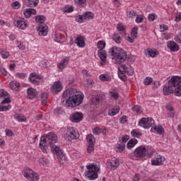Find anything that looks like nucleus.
<instances>
[{
  "label": "nucleus",
  "instance_id": "5",
  "mask_svg": "<svg viewBox=\"0 0 181 181\" xmlns=\"http://www.w3.org/2000/svg\"><path fill=\"white\" fill-rule=\"evenodd\" d=\"M35 20L37 23H40L37 29V30H39V36H47V25L45 24V22H46V17L45 16H35Z\"/></svg>",
  "mask_w": 181,
  "mask_h": 181
},
{
  "label": "nucleus",
  "instance_id": "44",
  "mask_svg": "<svg viewBox=\"0 0 181 181\" xmlns=\"http://www.w3.org/2000/svg\"><path fill=\"white\" fill-rule=\"evenodd\" d=\"M131 35L133 36V37H136L138 36V27H134L132 28Z\"/></svg>",
  "mask_w": 181,
  "mask_h": 181
},
{
  "label": "nucleus",
  "instance_id": "6",
  "mask_svg": "<svg viewBox=\"0 0 181 181\" xmlns=\"http://www.w3.org/2000/svg\"><path fill=\"white\" fill-rule=\"evenodd\" d=\"M86 168L88 170L86 172V176H87L89 180H95L98 177L97 172H98L99 168L94 164L88 165Z\"/></svg>",
  "mask_w": 181,
  "mask_h": 181
},
{
  "label": "nucleus",
  "instance_id": "56",
  "mask_svg": "<svg viewBox=\"0 0 181 181\" xmlns=\"http://www.w3.org/2000/svg\"><path fill=\"white\" fill-rule=\"evenodd\" d=\"M156 18H158V16H156L155 13H151L148 15V20L151 22L156 19Z\"/></svg>",
  "mask_w": 181,
  "mask_h": 181
},
{
  "label": "nucleus",
  "instance_id": "59",
  "mask_svg": "<svg viewBox=\"0 0 181 181\" xmlns=\"http://www.w3.org/2000/svg\"><path fill=\"white\" fill-rule=\"evenodd\" d=\"M93 133L94 135H100V134H101V130L100 128L96 127L93 129Z\"/></svg>",
  "mask_w": 181,
  "mask_h": 181
},
{
  "label": "nucleus",
  "instance_id": "1",
  "mask_svg": "<svg viewBox=\"0 0 181 181\" xmlns=\"http://www.w3.org/2000/svg\"><path fill=\"white\" fill-rule=\"evenodd\" d=\"M57 142V136L53 132H49L47 134L46 137L45 136H41L40 142V148L43 152H47V145L49 144L51 147V151L57 156L59 159H64V153L59 146L54 145Z\"/></svg>",
  "mask_w": 181,
  "mask_h": 181
},
{
  "label": "nucleus",
  "instance_id": "27",
  "mask_svg": "<svg viewBox=\"0 0 181 181\" xmlns=\"http://www.w3.org/2000/svg\"><path fill=\"white\" fill-rule=\"evenodd\" d=\"M138 144V140L136 139H132L127 143L128 149H131V148H134Z\"/></svg>",
  "mask_w": 181,
  "mask_h": 181
},
{
  "label": "nucleus",
  "instance_id": "18",
  "mask_svg": "<svg viewBox=\"0 0 181 181\" xmlns=\"http://www.w3.org/2000/svg\"><path fill=\"white\" fill-rule=\"evenodd\" d=\"M28 96L27 98H29V100H32L36 97H37V92L36 91V89L33 88H29L27 90Z\"/></svg>",
  "mask_w": 181,
  "mask_h": 181
},
{
  "label": "nucleus",
  "instance_id": "46",
  "mask_svg": "<svg viewBox=\"0 0 181 181\" xmlns=\"http://www.w3.org/2000/svg\"><path fill=\"white\" fill-rule=\"evenodd\" d=\"M94 151V143H90L88 144L87 151L88 153H91Z\"/></svg>",
  "mask_w": 181,
  "mask_h": 181
},
{
  "label": "nucleus",
  "instance_id": "51",
  "mask_svg": "<svg viewBox=\"0 0 181 181\" xmlns=\"http://www.w3.org/2000/svg\"><path fill=\"white\" fill-rule=\"evenodd\" d=\"M110 96L114 98V100H118V98H119V95L117 92H110Z\"/></svg>",
  "mask_w": 181,
  "mask_h": 181
},
{
  "label": "nucleus",
  "instance_id": "17",
  "mask_svg": "<svg viewBox=\"0 0 181 181\" xmlns=\"http://www.w3.org/2000/svg\"><path fill=\"white\" fill-rule=\"evenodd\" d=\"M62 83L60 81L54 82L52 86V93L57 94L62 91Z\"/></svg>",
  "mask_w": 181,
  "mask_h": 181
},
{
  "label": "nucleus",
  "instance_id": "43",
  "mask_svg": "<svg viewBox=\"0 0 181 181\" xmlns=\"http://www.w3.org/2000/svg\"><path fill=\"white\" fill-rule=\"evenodd\" d=\"M99 50H104V47H105V42L104 41H99L97 44Z\"/></svg>",
  "mask_w": 181,
  "mask_h": 181
},
{
  "label": "nucleus",
  "instance_id": "52",
  "mask_svg": "<svg viewBox=\"0 0 181 181\" xmlns=\"http://www.w3.org/2000/svg\"><path fill=\"white\" fill-rule=\"evenodd\" d=\"M4 97H8V92L1 89L0 90V98H4Z\"/></svg>",
  "mask_w": 181,
  "mask_h": 181
},
{
  "label": "nucleus",
  "instance_id": "62",
  "mask_svg": "<svg viewBox=\"0 0 181 181\" xmlns=\"http://www.w3.org/2000/svg\"><path fill=\"white\" fill-rule=\"evenodd\" d=\"M128 139H129V136H128V135H124V136H123L122 138V142L123 144H126V142L128 141Z\"/></svg>",
  "mask_w": 181,
  "mask_h": 181
},
{
  "label": "nucleus",
  "instance_id": "48",
  "mask_svg": "<svg viewBox=\"0 0 181 181\" xmlns=\"http://www.w3.org/2000/svg\"><path fill=\"white\" fill-rule=\"evenodd\" d=\"M124 72H119L118 76L120 79H122V81H127V76L124 74Z\"/></svg>",
  "mask_w": 181,
  "mask_h": 181
},
{
  "label": "nucleus",
  "instance_id": "34",
  "mask_svg": "<svg viewBox=\"0 0 181 181\" xmlns=\"http://www.w3.org/2000/svg\"><path fill=\"white\" fill-rule=\"evenodd\" d=\"M100 80L102 81H111V78L107 74H102L99 76Z\"/></svg>",
  "mask_w": 181,
  "mask_h": 181
},
{
  "label": "nucleus",
  "instance_id": "60",
  "mask_svg": "<svg viewBox=\"0 0 181 181\" xmlns=\"http://www.w3.org/2000/svg\"><path fill=\"white\" fill-rule=\"evenodd\" d=\"M29 81L33 84H35L36 86L39 85V81H36L35 78H29Z\"/></svg>",
  "mask_w": 181,
  "mask_h": 181
},
{
  "label": "nucleus",
  "instance_id": "33",
  "mask_svg": "<svg viewBox=\"0 0 181 181\" xmlns=\"http://www.w3.org/2000/svg\"><path fill=\"white\" fill-rule=\"evenodd\" d=\"M83 17L85 21L86 20L90 21V19H94V14L91 12H88L83 14Z\"/></svg>",
  "mask_w": 181,
  "mask_h": 181
},
{
  "label": "nucleus",
  "instance_id": "50",
  "mask_svg": "<svg viewBox=\"0 0 181 181\" xmlns=\"http://www.w3.org/2000/svg\"><path fill=\"white\" fill-rule=\"evenodd\" d=\"M42 67H45V69H49L50 67V63L49 62L44 60L41 62Z\"/></svg>",
  "mask_w": 181,
  "mask_h": 181
},
{
  "label": "nucleus",
  "instance_id": "9",
  "mask_svg": "<svg viewBox=\"0 0 181 181\" xmlns=\"http://www.w3.org/2000/svg\"><path fill=\"white\" fill-rule=\"evenodd\" d=\"M153 124H155V120H153V119L149 118V117H148V118L143 117L139 122V125L140 127H142L145 129H148L151 128V127H152V125H153Z\"/></svg>",
  "mask_w": 181,
  "mask_h": 181
},
{
  "label": "nucleus",
  "instance_id": "30",
  "mask_svg": "<svg viewBox=\"0 0 181 181\" xmlns=\"http://www.w3.org/2000/svg\"><path fill=\"white\" fill-rule=\"evenodd\" d=\"M119 112V107L117 106L115 108L109 110L108 115L110 117H114V115H117Z\"/></svg>",
  "mask_w": 181,
  "mask_h": 181
},
{
  "label": "nucleus",
  "instance_id": "47",
  "mask_svg": "<svg viewBox=\"0 0 181 181\" xmlns=\"http://www.w3.org/2000/svg\"><path fill=\"white\" fill-rule=\"evenodd\" d=\"M8 110H11V105H8L6 106H4L0 105V112L8 111Z\"/></svg>",
  "mask_w": 181,
  "mask_h": 181
},
{
  "label": "nucleus",
  "instance_id": "49",
  "mask_svg": "<svg viewBox=\"0 0 181 181\" xmlns=\"http://www.w3.org/2000/svg\"><path fill=\"white\" fill-rule=\"evenodd\" d=\"M125 149V144H118L117 145V149L116 150L117 152H122Z\"/></svg>",
  "mask_w": 181,
  "mask_h": 181
},
{
  "label": "nucleus",
  "instance_id": "64",
  "mask_svg": "<svg viewBox=\"0 0 181 181\" xmlns=\"http://www.w3.org/2000/svg\"><path fill=\"white\" fill-rule=\"evenodd\" d=\"M120 124H125L127 122V116H122L120 119Z\"/></svg>",
  "mask_w": 181,
  "mask_h": 181
},
{
  "label": "nucleus",
  "instance_id": "57",
  "mask_svg": "<svg viewBox=\"0 0 181 181\" xmlns=\"http://www.w3.org/2000/svg\"><path fill=\"white\" fill-rule=\"evenodd\" d=\"M16 76L18 78L23 79V78H25V77H26V74H25V73H17L16 74Z\"/></svg>",
  "mask_w": 181,
  "mask_h": 181
},
{
  "label": "nucleus",
  "instance_id": "7",
  "mask_svg": "<svg viewBox=\"0 0 181 181\" xmlns=\"http://www.w3.org/2000/svg\"><path fill=\"white\" fill-rule=\"evenodd\" d=\"M80 138V134L78 133L77 131L74 130V128L71 127L64 134V139L66 141L69 142H71V141H74L76 139H78Z\"/></svg>",
  "mask_w": 181,
  "mask_h": 181
},
{
  "label": "nucleus",
  "instance_id": "4",
  "mask_svg": "<svg viewBox=\"0 0 181 181\" xmlns=\"http://www.w3.org/2000/svg\"><path fill=\"white\" fill-rule=\"evenodd\" d=\"M108 54L112 60H115V64H121V63H124L127 60V52L117 47L110 48Z\"/></svg>",
  "mask_w": 181,
  "mask_h": 181
},
{
  "label": "nucleus",
  "instance_id": "19",
  "mask_svg": "<svg viewBox=\"0 0 181 181\" xmlns=\"http://www.w3.org/2000/svg\"><path fill=\"white\" fill-rule=\"evenodd\" d=\"M75 43L78 45V47H84L86 46V42H84V37L79 35L76 37Z\"/></svg>",
  "mask_w": 181,
  "mask_h": 181
},
{
  "label": "nucleus",
  "instance_id": "13",
  "mask_svg": "<svg viewBox=\"0 0 181 181\" xmlns=\"http://www.w3.org/2000/svg\"><path fill=\"white\" fill-rule=\"evenodd\" d=\"M165 160L166 158H165V156L158 155L156 156L154 160H151V164L153 165L159 166L160 165H163V163L165 162Z\"/></svg>",
  "mask_w": 181,
  "mask_h": 181
},
{
  "label": "nucleus",
  "instance_id": "32",
  "mask_svg": "<svg viewBox=\"0 0 181 181\" xmlns=\"http://www.w3.org/2000/svg\"><path fill=\"white\" fill-rule=\"evenodd\" d=\"M131 134L134 138H139V136H142V133H139L138 129L132 130Z\"/></svg>",
  "mask_w": 181,
  "mask_h": 181
},
{
  "label": "nucleus",
  "instance_id": "36",
  "mask_svg": "<svg viewBox=\"0 0 181 181\" xmlns=\"http://www.w3.org/2000/svg\"><path fill=\"white\" fill-rule=\"evenodd\" d=\"M54 39L55 40V42H57V43H60L61 40H62V34H60V33L59 32H55V34L54 35Z\"/></svg>",
  "mask_w": 181,
  "mask_h": 181
},
{
  "label": "nucleus",
  "instance_id": "24",
  "mask_svg": "<svg viewBox=\"0 0 181 181\" xmlns=\"http://www.w3.org/2000/svg\"><path fill=\"white\" fill-rule=\"evenodd\" d=\"M107 165L111 168H114L115 169H117V168L119 166V160L117 159L111 160L110 161L107 162Z\"/></svg>",
  "mask_w": 181,
  "mask_h": 181
},
{
  "label": "nucleus",
  "instance_id": "23",
  "mask_svg": "<svg viewBox=\"0 0 181 181\" xmlns=\"http://www.w3.org/2000/svg\"><path fill=\"white\" fill-rule=\"evenodd\" d=\"M25 18H29L32 15H36V9L34 8H27L26 11L23 12Z\"/></svg>",
  "mask_w": 181,
  "mask_h": 181
},
{
  "label": "nucleus",
  "instance_id": "20",
  "mask_svg": "<svg viewBox=\"0 0 181 181\" xmlns=\"http://www.w3.org/2000/svg\"><path fill=\"white\" fill-rule=\"evenodd\" d=\"M69 60H70V59L67 57L62 59L60 63L57 65L58 69L63 70V69H64V67L69 64Z\"/></svg>",
  "mask_w": 181,
  "mask_h": 181
},
{
  "label": "nucleus",
  "instance_id": "45",
  "mask_svg": "<svg viewBox=\"0 0 181 181\" xmlns=\"http://www.w3.org/2000/svg\"><path fill=\"white\" fill-rule=\"evenodd\" d=\"M3 98L4 99L1 101V104H9V103H11V99H9V94H7V96Z\"/></svg>",
  "mask_w": 181,
  "mask_h": 181
},
{
  "label": "nucleus",
  "instance_id": "35",
  "mask_svg": "<svg viewBox=\"0 0 181 181\" xmlns=\"http://www.w3.org/2000/svg\"><path fill=\"white\" fill-rule=\"evenodd\" d=\"M41 100L42 105H46V104H47V93H42L41 95Z\"/></svg>",
  "mask_w": 181,
  "mask_h": 181
},
{
  "label": "nucleus",
  "instance_id": "21",
  "mask_svg": "<svg viewBox=\"0 0 181 181\" xmlns=\"http://www.w3.org/2000/svg\"><path fill=\"white\" fill-rule=\"evenodd\" d=\"M38 4L39 0H25V5L29 8H35Z\"/></svg>",
  "mask_w": 181,
  "mask_h": 181
},
{
  "label": "nucleus",
  "instance_id": "26",
  "mask_svg": "<svg viewBox=\"0 0 181 181\" xmlns=\"http://www.w3.org/2000/svg\"><path fill=\"white\" fill-rule=\"evenodd\" d=\"M9 86L11 90H14V91H18L21 85L16 81H13L10 82Z\"/></svg>",
  "mask_w": 181,
  "mask_h": 181
},
{
  "label": "nucleus",
  "instance_id": "61",
  "mask_svg": "<svg viewBox=\"0 0 181 181\" xmlns=\"http://www.w3.org/2000/svg\"><path fill=\"white\" fill-rule=\"evenodd\" d=\"M30 78H39V79L42 78L40 77V76L37 75L35 73L30 74Z\"/></svg>",
  "mask_w": 181,
  "mask_h": 181
},
{
  "label": "nucleus",
  "instance_id": "28",
  "mask_svg": "<svg viewBox=\"0 0 181 181\" xmlns=\"http://www.w3.org/2000/svg\"><path fill=\"white\" fill-rule=\"evenodd\" d=\"M117 29L119 31V33H119L120 35H123V36H125V29H126V28H125L124 25H122L121 24H117Z\"/></svg>",
  "mask_w": 181,
  "mask_h": 181
},
{
  "label": "nucleus",
  "instance_id": "8",
  "mask_svg": "<svg viewBox=\"0 0 181 181\" xmlns=\"http://www.w3.org/2000/svg\"><path fill=\"white\" fill-rule=\"evenodd\" d=\"M23 176L28 179V180L30 181H38L40 179L39 174L29 168H25L24 170Z\"/></svg>",
  "mask_w": 181,
  "mask_h": 181
},
{
  "label": "nucleus",
  "instance_id": "39",
  "mask_svg": "<svg viewBox=\"0 0 181 181\" xmlns=\"http://www.w3.org/2000/svg\"><path fill=\"white\" fill-rule=\"evenodd\" d=\"M132 110L133 112H136L137 114H141L142 112V109L138 105H134Z\"/></svg>",
  "mask_w": 181,
  "mask_h": 181
},
{
  "label": "nucleus",
  "instance_id": "16",
  "mask_svg": "<svg viewBox=\"0 0 181 181\" xmlns=\"http://www.w3.org/2000/svg\"><path fill=\"white\" fill-rule=\"evenodd\" d=\"M167 47L170 49V52H179L180 47L175 41H168L167 42Z\"/></svg>",
  "mask_w": 181,
  "mask_h": 181
},
{
  "label": "nucleus",
  "instance_id": "12",
  "mask_svg": "<svg viewBox=\"0 0 181 181\" xmlns=\"http://www.w3.org/2000/svg\"><path fill=\"white\" fill-rule=\"evenodd\" d=\"M14 25L18 29H21V30H25V29L28 28V23L25 21V18H20V20L15 21Z\"/></svg>",
  "mask_w": 181,
  "mask_h": 181
},
{
  "label": "nucleus",
  "instance_id": "37",
  "mask_svg": "<svg viewBox=\"0 0 181 181\" xmlns=\"http://www.w3.org/2000/svg\"><path fill=\"white\" fill-rule=\"evenodd\" d=\"M86 141L88 143L90 144H94L95 139L94 138V136L93 134H88L86 136Z\"/></svg>",
  "mask_w": 181,
  "mask_h": 181
},
{
  "label": "nucleus",
  "instance_id": "54",
  "mask_svg": "<svg viewBox=\"0 0 181 181\" xmlns=\"http://www.w3.org/2000/svg\"><path fill=\"white\" fill-rule=\"evenodd\" d=\"M12 7L14 9H19V8H21V4L19 3V1H15L12 4Z\"/></svg>",
  "mask_w": 181,
  "mask_h": 181
},
{
  "label": "nucleus",
  "instance_id": "2",
  "mask_svg": "<svg viewBox=\"0 0 181 181\" xmlns=\"http://www.w3.org/2000/svg\"><path fill=\"white\" fill-rule=\"evenodd\" d=\"M63 98L62 104L64 107H70L74 108L83 103L84 95L83 93H77V90L73 88H69L63 93Z\"/></svg>",
  "mask_w": 181,
  "mask_h": 181
},
{
  "label": "nucleus",
  "instance_id": "14",
  "mask_svg": "<svg viewBox=\"0 0 181 181\" xmlns=\"http://www.w3.org/2000/svg\"><path fill=\"white\" fill-rule=\"evenodd\" d=\"M98 56L101 60V66H105V63L107 62V52L104 49H99L98 52Z\"/></svg>",
  "mask_w": 181,
  "mask_h": 181
},
{
  "label": "nucleus",
  "instance_id": "29",
  "mask_svg": "<svg viewBox=\"0 0 181 181\" xmlns=\"http://www.w3.org/2000/svg\"><path fill=\"white\" fill-rule=\"evenodd\" d=\"M74 2L80 8H84L87 5V0H74Z\"/></svg>",
  "mask_w": 181,
  "mask_h": 181
},
{
  "label": "nucleus",
  "instance_id": "31",
  "mask_svg": "<svg viewBox=\"0 0 181 181\" xmlns=\"http://www.w3.org/2000/svg\"><path fill=\"white\" fill-rule=\"evenodd\" d=\"M148 54L150 57H156L158 54V51L156 49H152L151 48L147 49Z\"/></svg>",
  "mask_w": 181,
  "mask_h": 181
},
{
  "label": "nucleus",
  "instance_id": "58",
  "mask_svg": "<svg viewBox=\"0 0 181 181\" xmlns=\"http://www.w3.org/2000/svg\"><path fill=\"white\" fill-rule=\"evenodd\" d=\"M126 40L127 42H129V43H134V42H135V37H134V36H132V37L127 36L126 37Z\"/></svg>",
  "mask_w": 181,
  "mask_h": 181
},
{
  "label": "nucleus",
  "instance_id": "22",
  "mask_svg": "<svg viewBox=\"0 0 181 181\" xmlns=\"http://www.w3.org/2000/svg\"><path fill=\"white\" fill-rule=\"evenodd\" d=\"M151 132H154L155 134H158L159 135H162V134L165 132V129L162 126L153 127H151Z\"/></svg>",
  "mask_w": 181,
  "mask_h": 181
},
{
  "label": "nucleus",
  "instance_id": "10",
  "mask_svg": "<svg viewBox=\"0 0 181 181\" xmlns=\"http://www.w3.org/2000/svg\"><path fill=\"white\" fill-rule=\"evenodd\" d=\"M148 148H146L144 146L136 148L134 152L136 158H145L148 155Z\"/></svg>",
  "mask_w": 181,
  "mask_h": 181
},
{
  "label": "nucleus",
  "instance_id": "38",
  "mask_svg": "<svg viewBox=\"0 0 181 181\" xmlns=\"http://www.w3.org/2000/svg\"><path fill=\"white\" fill-rule=\"evenodd\" d=\"M91 103L93 104V105H98V104L101 103V99L98 97H94L92 98Z\"/></svg>",
  "mask_w": 181,
  "mask_h": 181
},
{
  "label": "nucleus",
  "instance_id": "11",
  "mask_svg": "<svg viewBox=\"0 0 181 181\" xmlns=\"http://www.w3.org/2000/svg\"><path fill=\"white\" fill-rule=\"evenodd\" d=\"M118 70L120 73H127L128 76L134 74V69L129 65L122 64L118 67Z\"/></svg>",
  "mask_w": 181,
  "mask_h": 181
},
{
  "label": "nucleus",
  "instance_id": "3",
  "mask_svg": "<svg viewBox=\"0 0 181 181\" xmlns=\"http://www.w3.org/2000/svg\"><path fill=\"white\" fill-rule=\"evenodd\" d=\"M163 93L164 95H169L174 93L177 97H181V77L172 76L168 81V86H164Z\"/></svg>",
  "mask_w": 181,
  "mask_h": 181
},
{
  "label": "nucleus",
  "instance_id": "63",
  "mask_svg": "<svg viewBox=\"0 0 181 181\" xmlns=\"http://www.w3.org/2000/svg\"><path fill=\"white\" fill-rule=\"evenodd\" d=\"M180 21H181V12L178 13L176 15L175 22H180Z\"/></svg>",
  "mask_w": 181,
  "mask_h": 181
},
{
  "label": "nucleus",
  "instance_id": "15",
  "mask_svg": "<svg viewBox=\"0 0 181 181\" xmlns=\"http://www.w3.org/2000/svg\"><path fill=\"white\" fill-rule=\"evenodd\" d=\"M70 120L72 122H80V121H83V113L80 112H76L75 113H73L70 116Z\"/></svg>",
  "mask_w": 181,
  "mask_h": 181
},
{
  "label": "nucleus",
  "instance_id": "25",
  "mask_svg": "<svg viewBox=\"0 0 181 181\" xmlns=\"http://www.w3.org/2000/svg\"><path fill=\"white\" fill-rule=\"evenodd\" d=\"M122 37H124V35L122 34L119 33H115L112 36V40L115 43H119L122 40Z\"/></svg>",
  "mask_w": 181,
  "mask_h": 181
},
{
  "label": "nucleus",
  "instance_id": "55",
  "mask_svg": "<svg viewBox=\"0 0 181 181\" xmlns=\"http://www.w3.org/2000/svg\"><path fill=\"white\" fill-rule=\"evenodd\" d=\"M136 23H142L144 22V17L142 16H137L136 18Z\"/></svg>",
  "mask_w": 181,
  "mask_h": 181
},
{
  "label": "nucleus",
  "instance_id": "40",
  "mask_svg": "<svg viewBox=\"0 0 181 181\" xmlns=\"http://www.w3.org/2000/svg\"><path fill=\"white\" fill-rule=\"evenodd\" d=\"M0 53L3 59H8V57H9V52H8L7 51L0 49Z\"/></svg>",
  "mask_w": 181,
  "mask_h": 181
},
{
  "label": "nucleus",
  "instance_id": "53",
  "mask_svg": "<svg viewBox=\"0 0 181 181\" xmlns=\"http://www.w3.org/2000/svg\"><path fill=\"white\" fill-rule=\"evenodd\" d=\"M73 11H74V7H73L71 6L65 7V8H64V12H66V13H70V12H73Z\"/></svg>",
  "mask_w": 181,
  "mask_h": 181
},
{
  "label": "nucleus",
  "instance_id": "41",
  "mask_svg": "<svg viewBox=\"0 0 181 181\" xmlns=\"http://www.w3.org/2000/svg\"><path fill=\"white\" fill-rule=\"evenodd\" d=\"M16 119L18 122H26L28 119L23 115H18L16 117Z\"/></svg>",
  "mask_w": 181,
  "mask_h": 181
},
{
  "label": "nucleus",
  "instance_id": "42",
  "mask_svg": "<svg viewBox=\"0 0 181 181\" xmlns=\"http://www.w3.org/2000/svg\"><path fill=\"white\" fill-rule=\"evenodd\" d=\"M153 81L152 77H146L144 81V86H149Z\"/></svg>",
  "mask_w": 181,
  "mask_h": 181
}]
</instances>
